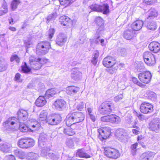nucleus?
I'll list each match as a JSON object with an SVG mask.
<instances>
[{"label": "nucleus", "mask_w": 160, "mask_h": 160, "mask_svg": "<svg viewBox=\"0 0 160 160\" xmlns=\"http://www.w3.org/2000/svg\"><path fill=\"white\" fill-rule=\"evenodd\" d=\"M71 77L72 79L75 81L80 79L82 76V72L77 68H74L72 70Z\"/></svg>", "instance_id": "18"}, {"label": "nucleus", "mask_w": 160, "mask_h": 160, "mask_svg": "<svg viewBox=\"0 0 160 160\" xmlns=\"http://www.w3.org/2000/svg\"><path fill=\"white\" fill-rule=\"evenodd\" d=\"M109 7L107 3H104L100 5L99 12H103V14H107L109 12Z\"/></svg>", "instance_id": "32"}, {"label": "nucleus", "mask_w": 160, "mask_h": 160, "mask_svg": "<svg viewBox=\"0 0 160 160\" xmlns=\"http://www.w3.org/2000/svg\"><path fill=\"white\" fill-rule=\"evenodd\" d=\"M84 107V103L83 102H80L77 106V108L79 111H82Z\"/></svg>", "instance_id": "56"}, {"label": "nucleus", "mask_w": 160, "mask_h": 160, "mask_svg": "<svg viewBox=\"0 0 160 160\" xmlns=\"http://www.w3.org/2000/svg\"><path fill=\"white\" fill-rule=\"evenodd\" d=\"M84 118V115L80 112H75L69 113L66 117V123L68 126L83 121Z\"/></svg>", "instance_id": "2"}, {"label": "nucleus", "mask_w": 160, "mask_h": 160, "mask_svg": "<svg viewBox=\"0 0 160 160\" xmlns=\"http://www.w3.org/2000/svg\"><path fill=\"white\" fill-rule=\"evenodd\" d=\"M21 75L19 73L16 74L15 77V80L18 82H22V80L20 79Z\"/></svg>", "instance_id": "57"}, {"label": "nucleus", "mask_w": 160, "mask_h": 160, "mask_svg": "<svg viewBox=\"0 0 160 160\" xmlns=\"http://www.w3.org/2000/svg\"><path fill=\"white\" fill-rule=\"evenodd\" d=\"M61 121V118L59 115L49 116L46 118V122L49 124L54 125L58 124Z\"/></svg>", "instance_id": "11"}, {"label": "nucleus", "mask_w": 160, "mask_h": 160, "mask_svg": "<svg viewBox=\"0 0 160 160\" xmlns=\"http://www.w3.org/2000/svg\"><path fill=\"white\" fill-rule=\"evenodd\" d=\"M47 113L45 110L42 111L40 113L39 116V119L40 121H44V120H46Z\"/></svg>", "instance_id": "38"}, {"label": "nucleus", "mask_w": 160, "mask_h": 160, "mask_svg": "<svg viewBox=\"0 0 160 160\" xmlns=\"http://www.w3.org/2000/svg\"><path fill=\"white\" fill-rule=\"evenodd\" d=\"M99 53L98 51L96 50L93 53V58L98 59L99 56Z\"/></svg>", "instance_id": "63"}, {"label": "nucleus", "mask_w": 160, "mask_h": 160, "mask_svg": "<svg viewBox=\"0 0 160 160\" xmlns=\"http://www.w3.org/2000/svg\"><path fill=\"white\" fill-rule=\"evenodd\" d=\"M135 35V32L132 29L126 30L124 33V37L127 39L130 40Z\"/></svg>", "instance_id": "25"}, {"label": "nucleus", "mask_w": 160, "mask_h": 160, "mask_svg": "<svg viewBox=\"0 0 160 160\" xmlns=\"http://www.w3.org/2000/svg\"><path fill=\"white\" fill-rule=\"evenodd\" d=\"M148 28L151 30H154L156 29V24L154 21L150 22L147 25Z\"/></svg>", "instance_id": "43"}, {"label": "nucleus", "mask_w": 160, "mask_h": 160, "mask_svg": "<svg viewBox=\"0 0 160 160\" xmlns=\"http://www.w3.org/2000/svg\"><path fill=\"white\" fill-rule=\"evenodd\" d=\"M24 43L27 48L31 47L32 45V42L29 40L28 41L25 40L24 41Z\"/></svg>", "instance_id": "58"}, {"label": "nucleus", "mask_w": 160, "mask_h": 160, "mask_svg": "<svg viewBox=\"0 0 160 160\" xmlns=\"http://www.w3.org/2000/svg\"><path fill=\"white\" fill-rule=\"evenodd\" d=\"M76 156L80 158H88L90 157V156L85 152L83 149H79L76 153Z\"/></svg>", "instance_id": "31"}, {"label": "nucleus", "mask_w": 160, "mask_h": 160, "mask_svg": "<svg viewBox=\"0 0 160 160\" xmlns=\"http://www.w3.org/2000/svg\"><path fill=\"white\" fill-rule=\"evenodd\" d=\"M63 130L64 133L69 136H72L75 133L74 131L70 127L64 128Z\"/></svg>", "instance_id": "36"}, {"label": "nucleus", "mask_w": 160, "mask_h": 160, "mask_svg": "<svg viewBox=\"0 0 160 160\" xmlns=\"http://www.w3.org/2000/svg\"><path fill=\"white\" fill-rule=\"evenodd\" d=\"M7 67V64L4 61L0 64V72L5 71Z\"/></svg>", "instance_id": "46"}, {"label": "nucleus", "mask_w": 160, "mask_h": 160, "mask_svg": "<svg viewBox=\"0 0 160 160\" xmlns=\"http://www.w3.org/2000/svg\"><path fill=\"white\" fill-rule=\"evenodd\" d=\"M134 114L140 120H142L144 119V116L142 114L139 113H138L136 112H135Z\"/></svg>", "instance_id": "59"}, {"label": "nucleus", "mask_w": 160, "mask_h": 160, "mask_svg": "<svg viewBox=\"0 0 160 160\" xmlns=\"http://www.w3.org/2000/svg\"><path fill=\"white\" fill-rule=\"evenodd\" d=\"M44 148H43V150L41 151V155L43 157H45L47 156L48 152L49 150V148H46L44 146Z\"/></svg>", "instance_id": "48"}, {"label": "nucleus", "mask_w": 160, "mask_h": 160, "mask_svg": "<svg viewBox=\"0 0 160 160\" xmlns=\"http://www.w3.org/2000/svg\"><path fill=\"white\" fill-rule=\"evenodd\" d=\"M2 8L4 9L5 12H7L8 11L7 4L6 2H4L2 4Z\"/></svg>", "instance_id": "62"}, {"label": "nucleus", "mask_w": 160, "mask_h": 160, "mask_svg": "<svg viewBox=\"0 0 160 160\" xmlns=\"http://www.w3.org/2000/svg\"><path fill=\"white\" fill-rule=\"evenodd\" d=\"M51 48L50 43L44 41L38 43L37 46L36 52L39 55H43L46 54Z\"/></svg>", "instance_id": "4"}, {"label": "nucleus", "mask_w": 160, "mask_h": 160, "mask_svg": "<svg viewBox=\"0 0 160 160\" xmlns=\"http://www.w3.org/2000/svg\"><path fill=\"white\" fill-rule=\"evenodd\" d=\"M102 62L105 67L109 68L114 66L116 62L114 58L108 56L103 59Z\"/></svg>", "instance_id": "15"}, {"label": "nucleus", "mask_w": 160, "mask_h": 160, "mask_svg": "<svg viewBox=\"0 0 160 160\" xmlns=\"http://www.w3.org/2000/svg\"><path fill=\"white\" fill-rule=\"evenodd\" d=\"M59 92V91L56 88H51L46 92L45 96L46 97L50 98L53 96L54 95Z\"/></svg>", "instance_id": "27"}, {"label": "nucleus", "mask_w": 160, "mask_h": 160, "mask_svg": "<svg viewBox=\"0 0 160 160\" xmlns=\"http://www.w3.org/2000/svg\"><path fill=\"white\" fill-rule=\"evenodd\" d=\"M43 59L37 58L34 56H31L29 58V62L31 68L35 70L40 69L42 65L44 63L42 62Z\"/></svg>", "instance_id": "5"}, {"label": "nucleus", "mask_w": 160, "mask_h": 160, "mask_svg": "<svg viewBox=\"0 0 160 160\" xmlns=\"http://www.w3.org/2000/svg\"><path fill=\"white\" fill-rule=\"evenodd\" d=\"M149 15L147 18V20L153 18V17H156L158 15L157 11L154 8H151L149 11Z\"/></svg>", "instance_id": "34"}, {"label": "nucleus", "mask_w": 160, "mask_h": 160, "mask_svg": "<svg viewBox=\"0 0 160 160\" xmlns=\"http://www.w3.org/2000/svg\"><path fill=\"white\" fill-rule=\"evenodd\" d=\"M31 70V68L27 64L26 62H24V64L22 66V70L25 73H28Z\"/></svg>", "instance_id": "41"}, {"label": "nucleus", "mask_w": 160, "mask_h": 160, "mask_svg": "<svg viewBox=\"0 0 160 160\" xmlns=\"http://www.w3.org/2000/svg\"><path fill=\"white\" fill-rule=\"evenodd\" d=\"M46 102L45 98L43 96H40L37 99L35 104L37 106L41 107L45 105Z\"/></svg>", "instance_id": "30"}, {"label": "nucleus", "mask_w": 160, "mask_h": 160, "mask_svg": "<svg viewBox=\"0 0 160 160\" xmlns=\"http://www.w3.org/2000/svg\"><path fill=\"white\" fill-rule=\"evenodd\" d=\"M18 119L20 120L25 121L26 120L28 117V112L26 110L23 109L19 110L17 113Z\"/></svg>", "instance_id": "22"}, {"label": "nucleus", "mask_w": 160, "mask_h": 160, "mask_svg": "<svg viewBox=\"0 0 160 160\" xmlns=\"http://www.w3.org/2000/svg\"><path fill=\"white\" fill-rule=\"evenodd\" d=\"M140 110L143 113H150L153 111V106L150 103L144 102L141 105Z\"/></svg>", "instance_id": "12"}, {"label": "nucleus", "mask_w": 160, "mask_h": 160, "mask_svg": "<svg viewBox=\"0 0 160 160\" xmlns=\"http://www.w3.org/2000/svg\"><path fill=\"white\" fill-rule=\"evenodd\" d=\"M123 98L122 94H120L114 97V101L116 102H118L122 100Z\"/></svg>", "instance_id": "52"}, {"label": "nucleus", "mask_w": 160, "mask_h": 160, "mask_svg": "<svg viewBox=\"0 0 160 160\" xmlns=\"http://www.w3.org/2000/svg\"><path fill=\"white\" fill-rule=\"evenodd\" d=\"M121 120V118L116 115H110V122L113 124H118L120 123Z\"/></svg>", "instance_id": "28"}, {"label": "nucleus", "mask_w": 160, "mask_h": 160, "mask_svg": "<svg viewBox=\"0 0 160 160\" xmlns=\"http://www.w3.org/2000/svg\"><path fill=\"white\" fill-rule=\"evenodd\" d=\"M90 119L93 122H94L96 120V118L95 116L92 113L89 115Z\"/></svg>", "instance_id": "64"}, {"label": "nucleus", "mask_w": 160, "mask_h": 160, "mask_svg": "<svg viewBox=\"0 0 160 160\" xmlns=\"http://www.w3.org/2000/svg\"><path fill=\"white\" fill-rule=\"evenodd\" d=\"M66 106V103L62 99H58L53 104V108L59 110L64 109Z\"/></svg>", "instance_id": "16"}, {"label": "nucleus", "mask_w": 160, "mask_h": 160, "mask_svg": "<svg viewBox=\"0 0 160 160\" xmlns=\"http://www.w3.org/2000/svg\"><path fill=\"white\" fill-rule=\"evenodd\" d=\"M19 58L18 56L15 55H12L10 58L11 62L15 61L17 63H18L19 62Z\"/></svg>", "instance_id": "51"}, {"label": "nucleus", "mask_w": 160, "mask_h": 160, "mask_svg": "<svg viewBox=\"0 0 160 160\" xmlns=\"http://www.w3.org/2000/svg\"><path fill=\"white\" fill-rule=\"evenodd\" d=\"M59 22L63 26L67 27H70L72 24L71 20L69 18L65 16H62L60 17Z\"/></svg>", "instance_id": "20"}, {"label": "nucleus", "mask_w": 160, "mask_h": 160, "mask_svg": "<svg viewBox=\"0 0 160 160\" xmlns=\"http://www.w3.org/2000/svg\"><path fill=\"white\" fill-rule=\"evenodd\" d=\"M143 58L145 63L149 66H154L156 63L155 56L149 52H145L143 54Z\"/></svg>", "instance_id": "8"}, {"label": "nucleus", "mask_w": 160, "mask_h": 160, "mask_svg": "<svg viewBox=\"0 0 160 160\" xmlns=\"http://www.w3.org/2000/svg\"><path fill=\"white\" fill-rule=\"evenodd\" d=\"M35 144L34 140L30 138H22L18 142V146L23 148L32 147L34 146Z\"/></svg>", "instance_id": "6"}, {"label": "nucleus", "mask_w": 160, "mask_h": 160, "mask_svg": "<svg viewBox=\"0 0 160 160\" xmlns=\"http://www.w3.org/2000/svg\"><path fill=\"white\" fill-rule=\"evenodd\" d=\"M28 156L26 160H37L38 157L37 153L31 152L28 153Z\"/></svg>", "instance_id": "35"}, {"label": "nucleus", "mask_w": 160, "mask_h": 160, "mask_svg": "<svg viewBox=\"0 0 160 160\" xmlns=\"http://www.w3.org/2000/svg\"><path fill=\"white\" fill-rule=\"evenodd\" d=\"M79 90L78 87L74 86H70L66 88V92L69 95H71L77 93Z\"/></svg>", "instance_id": "29"}, {"label": "nucleus", "mask_w": 160, "mask_h": 160, "mask_svg": "<svg viewBox=\"0 0 160 160\" xmlns=\"http://www.w3.org/2000/svg\"><path fill=\"white\" fill-rule=\"evenodd\" d=\"M66 143L67 145L70 148H72L74 146V141L72 139H67Z\"/></svg>", "instance_id": "47"}, {"label": "nucleus", "mask_w": 160, "mask_h": 160, "mask_svg": "<svg viewBox=\"0 0 160 160\" xmlns=\"http://www.w3.org/2000/svg\"><path fill=\"white\" fill-rule=\"evenodd\" d=\"M117 69L115 68H110L107 69V71L110 74H112L116 72V70Z\"/></svg>", "instance_id": "61"}, {"label": "nucleus", "mask_w": 160, "mask_h": 160, "mask_svg": "<svg viewBox=\"0 0 160 160\" xmlns=\"http://www.w3.org/2000/svg\"><path fill=\"white\" fill-rule=\"evenodd\" d=\"M49 157L52 159L57 160L59 158V155L58 154H55L52 153H48Z\"/></svg>", "instance_id": "45"}, {"label": "nucleus", "mask_w": 160, "mask_h": 160, "mask_svg": "<svg viewBox=\"0 0 160 160\" xmlns=\"http://www.w3.org/2000/svg\"><path fill=\"white\" fill-rule=\"evenodd\" d=\"M104 155L108 158L116 159L121 155L118 150L112 148H106L104 149Z\"/></svg>", "instance_id": "7"}, {"label": "nucleus", "mask_w": 160, "mask_h": 160, "mask_svg": "<svg viewBox=\"0 0 160 160\" xmlns=\"http://www.w3.org/2000/svg\"><path fill=\"white\" fill-rule=\"evenodd\" d=\"M138 77L141 82L148 84L150 82L152 75L150 72L147 71L140 73L138 75Z\"/></svg>", "instance_id": "10"}, {"label": "nucleus", "mask_w": 160, "mask_h": 160, "mask_svg": "<svg viewBox=\"0 0 160 160\" xmlns=\"http://www.w3.org/2000/svg\"><path fill=\"white\" fill-rule=\"evenodd\" d=\"M101 120L103 122H109L110 120V115L102 117L101 118Z\"/></svg>", "instance_id": "54"}, {"label": "nucleus", "mask_w": 160, "mask_h": 160, "mask_svg": "<svg viewBox=\"0 0 160 160\" xmlns=\"http://www.w3.org/2000/svg\"><path fill=\"white\" fill-rule=\"evenodd\" d=\"M55 32L54 29L51 28L49 29L48 31V38L49 39H51L54 35Z\"/></svg>", "instance_id": "50"}, {"label": "nucleus", "mask_w": 160, "mask_h": 160, "mask_svg": "<svg viewBox=\"0 0 160 160\" xmlns=\"http://www.w3.org/2000/svg\"><path fill=\"white\" fill-rule=\"evenodd\" d=\"M150 50L154 53L158 52L160 50V44L157 42H152L149 45Z\"/></svg>", "instance_id": "21"}, {"label": "nucleus", "mask_w": 160, "mask_h": 160, "mask_svg": "<svg viewBox=\"0 0 160 160\" xmlns=\"http://www.w3.org/2000/svg\"><path fill=\"white\" fill-rule=\"evenodd\" d=\"M132 80L134 83L138 85L140 87L143 86V84L139 82L136 78L134 77L132 78Z\"/></svg>", "instance_id": "53"}, {"label": "nucleus", "mask_w": 160, "mask_h": 160, "mask_svg": "<svg viewBox=\"0 0 160 160\" xmlns=\"http://www.w3.org/2000/svg\"><path fill=\"white\" fill-rule=\"evenodd\" d=\"M67 37L64 34L61 33L57 36L56 40V43L58 45L62 46L65 44L66 42Z\"/></svg>", "instance_id": "17"}, {"label": "nucleus", "mask_w": 160, "mask_h": 160, "mask_svg": "<svg viewBox=\"0 0 160 160\" xmlns=\"http://www.w3.org/2000/svg\"><path fill=\"white\" fill-rule=\"evenodd\" d=\"M138 145V143L136 142L134 144H132L131 146V152L133 155H135L136 153L137 150V148Z\"/></svg>", "instance_id": "42"}, {"label": "nucleus", "mask_w": 160, "mask_h": 160, "mask_svg": "<svg viewBox=\"0 0 160 160\" xmlns=\"http://www.w3.org/2000/svg\"><path fill=\"white\" fill-rule=\"evenodd\" d=\"M152 154V153L150 152L143 153L140 156V160H149Z\"/></svg>", "instance_id": "33"}, {"label": "nucleus", "mask_w": 160, "mask_h": 160, "mask_svg": "<svg viewBox=\"0 0 160 160\" xmlns=\"http://www.w3.org/2000/svg\"><path fill=\"white\" fill-rule=\"evenodd\" d=\"M4 123L7 129L14 130L19 128L22 132H27L29 130L25 124L20 122L17 118L14 117L9 118Z\"/></svg>", "instance_id": "1"}, {"label": "nucleus", "mask_w": 160, "mask_h": 160, "mask_svg": "<svg viewBox=\"0 0 160 160\" xmlns=\"http://www.w3.org/2000/svg\"><path fill=\"white\" fill-rule=\"evenodd\" d=\"M144 2L146 4L151 5L154 3L155 0H143Z\"/></svg>", "instance_id": "60"}, {"label": "nucleus", "mask_w": 160, "mask_h": 160, "mask_svg": "<svg viewBox=\"0 0 160 160\" xmlns=\"http://www.w3.org/2000/svg\"><path fill=\"white\" fill-rule=\"evenodd\" d=\"M115 136L118 140L123 142V140L127 138V134L125 130L122 128H119L116 130Z\"/></svg>", "instance_id": "14"}, {"label": "nucleus", "mask_w": 160, "mask_h": 160, "mask_svg": "<svg viewBox=\"0 0 160 160\" xmlns=\"http://www.w3.org/2000/svg\"><path fill=\"white\" fill-rule=\"evenodd\" d=\"M14 152L15 155L19 158L22 159L24 158L25 155L24 152L18 149L16 150Z\"/></svg>", "instance_id": "40"}, {"label": "nucleus", "mask_w": 160, "mask_h": 160, "mask_svg": "<svg viewBox=\"0 0 160 160\" xmlns=\"http://www.w3.org/2000/svg\"><path fill=\"white\" fill-rule=\"evenodd\" d=\"M56 17V14L55 13H52V14H49L47 18V20L48 21H50L54 20Z\"/></svg>", "instance_id": "55"}, {"label": "nucleus", "mask_w": 160, "mask_h": 160, "mask_svg": "<svg viewBox=\"0 0 160 160\" xmlns=\"http://www.w3.org/2000/svg\"><path fill=\"white\" fill-rule=\"evenodd\" d=\"M10 145L6 143L1 144L0 146V149L4 152H7L9 151Z\"/></svg>", "instance_id": "37"}, {"label": "nucleus", "mask_w": 160, "mask_h": 160, "mask_svg": "<svg viewBox=\"0 0 160 160\" xmlns=\"http://www.w3.org/2000/svg\"><path fill=\"white\" fill-rule=\"evenodd\" d=\"M100 5L95 3L93 4L90 6V8L94 11L99 12Z\"/></svg>", "instance_id": "44"}, {"label": "nucleus", "mask_w": 160, "mask_h": 160, "mask_svg": "<svg viewBox=\"0 0 160 160\" xmlns=\"http://www.w3.org/2000/svg\"><path fill=\"white\" fill-rule=\"evenodd\" d=\"M126 53L127 52L126 49L125 48H122L119 49L118 50V53L122 56H124L125 55Z\"/></svg>", "instance_id": "49"}, {"label": "nucleus", "mask_w": 160, "mask_h": 160, "mask_svg": "<svg viewBox=\"0 0 160 160\" xmlns=\"http://www.w3.org/2000/svg\"><path fill=\"white\" fill-rule=\"evenodd\" d=\"M113 104L110 102L102 104L99 108V112L102 114H109L112 111Z\"/></svg>", "instance_id": "9"}, {"label": "nucleus", "mask_w": 160, "mask_h": 160, "mask_svg": "<svg viewBox=\"0 0 160 160\" xmlns=\"http://www.w3.org/2000/svg\"><path fill=\"white\" fill-rule=\"evenodd\" d=\"M31 122L30 126L31 128L29 129L32 131L38 130L41 126L40 124L34 119L31 120Z\"/></svg>", "instance_id": "26"}, {"label": "nucleus", "mask_w": 160, "mask_h": 160, "mask_svg": "<svg viewBox=\"0 0 160 160\" xmlns=\"http://www.w3.org/2000/svg\"><path fill=\"white\" fill-rule=\"evenodd\" d=\"M150 129L156 132H158L160 130V122L155 120H152L149 124Z\"/></svg>", "instance_id": "19"}, {"label": "nucleus", "mask_w": 160, "mask_h": 160, "mask_svg": "<svg viewBox=\"0 0 160 160\" xmlns=\"http://www.w3.org/2000/svg\"><path fill=\"white\" fill-rule=\"evenodd\" d=\"M143 24V21L141 20H137L134 22L132 24V30L138 31L142 28Z\"/></svg>", "instance_id": "23"}, {"label": "nucleus", "mask_w": 160, "mask_h": 160, "mask_svg": "<svg viewBox=\"0 0 160 160\" xmlns=\"http://www.w3.org/2000/svg\"><path fill=\"white\" fill-rule=\"evenodd\" d=\"M47 138V136L44 134H41L38 138V146L41 148H44V146L45 145V142Z\"/></svg>", "instance_id": "24"}, {"label": "nucleus", "mask_w": 160, "mask_h": 160, "mask_svg": "<svg viewBox=\"0 0 160 160\" xmlns=\"http://www.w3.org/2000/svg\"><path fill=\"white\" fill-rule=\"evenodd\" d=\"M98 131L104 139H106L108 138L111 133V129L108 127H102L98 129Z\"/></svg>", "instance_id": "13"}, {"label": "nucleus", "mask_w": 160, "mask_h": 160, "mask_svg": "<svg viewBox=\"0 0 160 160\" xmlns=\"http://www.w3.org/2000/svg\"><path fill=\"white\" fill-rule=\"evenodd\" d=\"M95 22L97 25L99 26V27L97 31L96 32V34L94 37L93 39H90L91 44H92L94 42L97 44L99 43V42L101 43L102 46L105 45L104 43V39H100V36L99 35V32L102 31L104 27V24L103 20L100 17H97L96 19Z\"/></svg>", "instance_id": "3"}, {"label": "nucleus", "mask_w": 160, "mask_h": 160, "mask_svg": "<svg viewBox=\"0 0 160 160\" xmlns=\"http://www.w3.org/2000/svg\"><path fill=\"white\" fill-rule=\"evenodd\" d=\"M20 3L19 0H14L12 2L11 7L13 10H14L17 8L18 5Z\"/></svg>", "instance_id": "39"}]
</instances>
